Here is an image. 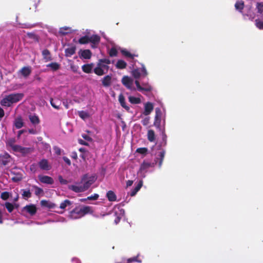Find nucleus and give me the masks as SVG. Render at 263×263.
Returning a JSON list of instances; mask_svg holds the SVG:
<instances>
[{"label": "nucleus", "instance_id": "1", "mask_svg": "<svg viewBox=\"0 0 263 263\" xmlns=\"http://www.w3.org/2000/svg\"><path fill=\"white\" fill-rule=\"evenodd\" d=\"M93 211L92 208L89 206L84 205L77 206L69 213V217L71 219H79L87 214H92Z\"/></svg>", "mask_w": 263, "mask_h": 263}, {"label": "nucleus", "instance_id": "2", "mask_svg": "<svg viewBox=\"0 0 263 263\" xmlns=\"http://www.w3.org/2000/svg\"><path fill=\"white\" fill-rule=\"evenodd\" d=\"M22 93H14L6 96L0 102L1 105L6 107H10L13 104L21 101L24 97Z\"/></svg>", "mask_w": 263, "mask_h": 263}, {"label": "nucleus", "instance_id": "3", "mask_svg": "<svg viewBox=\"0 0 263 263\" xmlns=\"http://www.w3.org/2000/svg\"><path fill=\"white\" fill-rule=\"evenodd\" d=\"M94 181L93 177H90L88 178L87 174L83 175L81 179V183H83V185H82V187L84 191L88 190Z\"/></svg>", "mask_w": 263, "mask_h": 263}, {"label": "nucleus", "instance_id": "4", "mask_svg": "<svg viewBox=\"0 0 263 263\" xmlns=\"http://www.w3.org/2000/svg\"><path fill=\"white\" fill-rule=\"evenodd\" d=\"M123 85L127 89L130 90H136L135 87L133 86V80L130 77L124 76L121 80Z\"/></svg>", "mask_w": 263, "mask_h": 263}, {"label": "nucleus", "instance_id": "5", "mask_svg": "<svg viewBox=\"0 0 263 263\" xmlns=\"http://www.w3.org/2000/svg\"><path fill=\"white\" fill-rule=\"evenodd\" d=\"M161 115L162 113L161 109L159 108H156L155 109V116L154 125L157 128H159L160 127Z\"/></svg>", "mask_w": 263, "mask_h": 263}, {"label": "nucleus", "instance_id": "6", "mask_svg": "<svg viewBox=\"0 0 263 263\" xmlns=\"http://www.w3.org/2000/svg\"><path fill=\"white\" fill-rule=\"evenodd\" d=\"M11 159L10 155L7 153H5L0 155V163L4 166H6L11 161Z\"/></svg>", "mask_w": 263, "mask_h": 263}, {"label": "nucleus", "instance_id": "7", "mask_svg": "<svg viewBox=\"0 0 263 263\" xmlns=\"http://www.w3.org/2000/svg\"><path fill=\"white\" fill-rule=\"evenodd\" d=\"M38 164L40 168L42 170L49 171L51 168V166L46 159H42L39 162Z\"/></svg>", "mask_w": 263, "mask_h": 263}, {"label": "nucleus", "instance_id": "8", "mask_svg": "<svg viewBox=\"0 0 263 263\" xmlns=\"http://www.w3.org/2000/svg\"><path fill=\"white\" fill-rule=\"evenodd\" d=\"M23 211H25L28 213L30 215H34L37 211L36 207L34 204L27 205L23 209Z\"/></svg>", "mask_w": 263, "mask_h": 263}, {"label": "nucleus", "instance_id": "9", "mask_svg": "<svg viewBox=\"0 0 263 263\" xmlns=\"http://www.w3.org/2000/svg\"><path fill=\"white\" fill-rule=\"evenodd\" d=\"M154 109L153 104L151 102H148L144 104V110L143 114L145 116L149 115Z\"/></svg>", "mask_w": 263, "mask_h": 263}, {"label": "nucleus", "instance_id": "10", "mask_svg": "<svg viewBox=\"0 0 263 263\" xmlns=\"http://www.w3.org/2000/svg\"><path fill=\"white\" fill-rule=\"evenodd\" d=\"M39 179L40 182L43 183L48 184H52L54 183V180L52 178L48 176H39Z\"/></svg>", "mask_w": 263, "mask_h": 263}, {"label": "nucleus", "instance_id": "11", "mask_svg": "<svg viewBox=\"0 0 263 263\" xmlns=\"http://www.w3.org/2000/svg\"><path fill=\"white\" fill-rule=\"evenodd\" d=\"M102 84L104 87H108L110 86L112 83L111 75H107L101 80Z\"/></svg>", "mask_w": 263, "mask_h": 263}, {"label": "nucleus", "instance_id": "12", "mask_svg": "<svg viewBox=\"0 0 263 263\" xmlns=\"http://www.w3.org/2000/svg\"><path fill=\"white\" fill-rule=\"evenodd\" d=\"M114 213L115 216H116V217L115 219V222L116 224H117L120 222V221L122 218V216H123V214L124 213V210L123 209H119L118 208V211H117L116 209H115L114 210Z\"/></svg>", "mask_w": 263, "mask_h": 263}, {"label": "nucleus", "instance_id": "13", "mask_svg": "<svg viewBox=\"0 0 263 263\" xmlns=\"http://www.w3.org/2000/svg\"><path fill=\"white\" fill-rule=\"evenodd\" d=\"M80 57L84 59H90L92 55V53L89 49H85L80 51Z\"/></svg>", "mask_w": 263, "mask_h": 263}, {"label": "nucleus", "instance_id": "14", "mask_svg": "<svg viewBox=\"0 0 263 263\" xmlns=\"http://www.w3.org/2000/svg\"><path fill=\"white\" fill-rule=\"evenodd\" d=\"M76 47L75 46H71L65 50V55L66 57H71L76 53Z\"/></svg>", "mask_w": 263, "mask_h": 263}, {"label": "nucleus", "instance_id": "15", "mask_svg": "<svg viewBox=\"0 0 263 263\" xmlns=\"http://www.w3.org/2000/svg\"><path fill=\"white\" fill-rule=\"evenodd\" d=\"M135 84L137 86L138 90L140 91H145L149 92L152 91V87H149L147 86L146 87H142V86H141L140 82L138 80L135 81Z\"/></svg>", "mask_w": 263, "mask_h": 263}, {"label": "nucleus", "instance_id": "16", "mask_svg": "<svg viewBox=\"0 0 263 263\" xmlns=\"http://www.w3.org/2000/svg\"><path fill=\"white\" fill-rule=\"evenodd\" d=\"M119 101L123 108H124L127 111H129L130 107L126 105L125 98L122 93L120 94L119 96Z\"/></svg>", "mask_w": 263, "mask_h": 263}, {"label": "nucleus", "instance_id": "17", "mask_svg": "<svg viewBox=\"0 0 263 263\" xmlns=\"http://www.w3.org/2000/svg\"><path fill=\"white\" fill-rule=\"evenodd\" d=\"M41 205L42 206L46 207L49 209H53L57 206L56 204L54 203H52L50 201L46 200H42L41 201Z\"/></svg>", "mask_w": 263, "mask_h": 263}, {"label": "nucleus", "instance_id": "18", "mask_svg": "<svg viewBox=\"0 0 263 263\" xmlns=\"http://www.w3.org/2000/svg\"><path fill=\"white\" fill-rule=\"evenodd\" d=\"M20 72L23 77L26 78L31 74V67L29 66L23 67L20 70Z\"/></svg>", "mask_w": 263, "mask_h": 263}, {"label": "nucleus", "instance_id": "19", "mask_svg": "<svg viewBox=\"0 0 263 263\" xmlns=\"http://www.w3.org/2000/svg\"><path fill=\"white\" fill-rule=\"evenodd\" d=\"M14 125L17 129H20L24 126V123L21 117H18L15 119Z\"/></svg>", "mask_w": 263, "mask_h": 263}, {"label": "nucleus", "instance_id": "20", "mask_svg": "<svg viewBox=\"0 0 263 263\" xmlns=\"http://www.w3.org/2000/svg\"><path fill=\"white\" fill-rule=\"evenodd\" d=\"M69 190H71L75 193H81L84 192L82 185H69L68 186Z\"/></svg>", "mask_w": 263, "mask_h": 263}, {"label": "nucleus", "instance_id": "21", "mask_svg": "<svg viewBox=\"0 0 263 263\" xmlns=\"http://www.w3.org/2000/svg\"><path fill=\"white\" fill-rule=\"evenodd\" d=\"M29 119L31 123L34 126L39 124L40 123V120L39 117L35 115H29Z\"/></svg>", "mask_w": 263, "mask_h": 263}, {"label": "nucleus", "instance_id": "22", "mask_svg": "<svg viewBox=\"0 0 263 263\" xmlns=\"http://www.w3.org/2000/svg\"><path fill=\"white\" fill-rule=\"evenodd\" d=\"M89 39L90 40L89 42L94 45H98L100 41V37L97 34L89 36Z\"/></svg>", "mask_w": 263, "mask_h": 263}, {"label": "nucleus", "instance_id": "23", "mask_svg": "<svg viewBox=\"0 0 263 263\" xmlns=\"http://www.w3.org/2000/svg\"><path fill=\"white\" fill-rule=\"evenodd\" d=\"M51 105L56 109H59L61 106V102L59 100H54L53 98L50 99Z\"/></svg>", "mask_w": 263, "mask_h": 263}, {"label": "nucleus", "instance_id": "24", "mask_svg": "<svg viewBox=\"0 0 263 263\" xmlns=\"http://www.w3.org/2000/svg\"><path fill=\"white\" fill-rule=\"evenodd\" d=\"M106 197L109 201H115L117 200L116 195L112 191H109L107 192Z\"/></svg>", "mask_w": 263, "mask_h": 263}, {"label": "nucleus", "instance_id": "25", "mask_svg": "<svg viewBox=\"0 0 263 263\" xmlns=\"http://www.w3.org/2000/svg\"><path fill=\"white\" fill-rule=\"evenodd\" d=\"M147 139L149 141L152 142L156 140V136L155 132L153 129H149L147 132Z\"/></svg>", "mask_w": 263, "mask_h": 263}, {"label": "nucleus", "instance_id": "26", "mask_svg": "<svg viewBox=\"0 0 263 263\" xmlns=\"http://www.w3.org/2000/svg\"><path fill=\"white\" fill-rule=\"evenodd\" d=\"M142 186V181H140L138 184L130 192V195L131 196H134L140 190Z\"/></svg>", "mask_w": 263, "mask_h": 263}, {"label": "nucleus", "instance_id": "27", "mask_svg": "<svg viewBox=\"0 0 263 263\" xmlns=\"http://www.w3.org/2000/svg\"><path fill=\"white\" fill-rule=\"evenodd\" d=\"M116 66L118 69H123L126 67L127 63L122 60H119L116 64Z\"/></svg>", "mask_w": 263, "mask_h": 263}, {"label": "nucleus", "instance_id": "28", "mask_svg": "<svg viewBox=\"0 0 263 263\" xmlns=\"http://www.w3.org/2000/svg\"><path fill=\"white\" fill-rule=\"evenodd\" d=\"M82 69L84 72L86 73H90L92 71V64H85L82 66Z\"/></svg>", "mask_w": 263, "mask_h": 263}, {"label": "nucleus", "instance_id": "29", "mask_svg": "<svg viewBox=\"0 0 263 263\" xmlns=\"http://www.w3.org/2000/svg\"><path fill=\"white\" fill-rule=\"evenodd\" d=\"M121 52L124 56L129 58L132 59H134L135 57H138V54H132L125 49L121 50Z\"/></svg>", "mask_w": 263, "mask_h": 263}, {"label": "nucleus", "instance_id": "30", "mask_svg": "<svg viewBox=\"0 0 263 263\" xmlns=\"http://www.w3.org/2000/svg\"><path fill=\"white\" fill-rule=\"evenodd\" d=\"M72 203V201H70L69 200L66 199L60 204V208L62 210H64L67 206L71 205Z\"/></svg>", "mask_w": 263, "mask_h": 263}, {"label": "nucleus", "instance_id": "31", "mask_svg": "<svg viewBox=\"0 0 263 263\" xmlns=\"http://www.w3.org/2000/svg\"><path fill=\"white\" fill-rule=\"evenodd\" d=\"M93 71L95 74L99 76H103L105 73L103 69H102V67H100V65L98 66V65H97V67L94 69Z\"/></svg>", "mask_w": 263, "mask_h": 263}, {"label": "nucleus", "instance_id": "32", "mask_svg": "<svg viewBox=\"0 0 263 263\" xmlns=\"http://www.w3.org/2000/svg\"><path fill=\"white\" fill-rule=\"evenodd\" d=\"M42 55L44 59H46L47 61H51L52 60L50 51L48 49H44L42 51Z\"/></svg>", "mask_w": 263, "mask_h": 263}, {"label": "nucleus", "instance_id": "33", "mask_svg": "<svg viewBox=\"0 0 263 263\" xmlns=\"http://www.w3.org/2000/svg\"><path fill=\"white\" fill-rule=\"evenodd\" d=\"M128 100L130 103L133 104H138L141 102V99L139 98L133 96H129L128 97Z\"/></svg>", "mask_w": 263, "mask_h": 263}, {"label": "nucleus", "instance_id": "34", "mask_svg": "<svg viewBox=\"0 0 263 263\" xmlns=\"http://www.w3.org/2000/svg\"><path fill=\"white\" fill-rule=\"evenodd\" d=\"M236 9L241 11L244 8V2L242 1H237L235 4Z\"/></svg>", "mask_w": 263, "mask_h": 263}, {"label": "nucleus", "instance_id": "35", "mask_svg": "<svg viewBox=\"0 0 263 263\" xmlns=\"http://www.w3.org/2000/svg\"><path fill=\"white\" fill-rule=\"evenodd\" d=\"M89 41V36L88 35H85L79 39V43L80 44H86L88 43Z\"/></svg>", "mask_w": 263, "mask_h": 263}, {"label": "nucleus", "instance_id": "36", "mask_svg": "<svg viewBox=\"0 0 263 263\" xmlns=\"http://www.w3.org/2000/svg\"><path fill=\"white\" fill-rule=\"evenodd\" d=\"M151 166H152V164L151 163L143 161V162L141 164L140 166V170L141 171H144Z\"/></svg>", "mask_w": 263, "mask_h": 263}, {"label": "nucleus", "instance_id": "37", "mask_svg": "<svg viewBox=\"0 0 263 263\" xmlns=\"http://www.w3.org/2000/svg\"><path fill=\"white\" fill-rule=\"evenodd\" d=\"M47 67H50L53 70L56 71L59 69L60 65L56 62H52L48 64Z\"/></svg>", "mask_w": 263, "mask_h": 263}, {"label": "nucleus", "instance_id": "38", "mask_svg": "<svg viewBox=\"0 0 263 263\" xmlns=\"http://www.w3.org/2000/svg\"><path fill=\"white\" fill-rule=\"evenodd\" d=\"M133 76L135 79H139L141 76V71L139 69H135L132 72Z\"/></svg>", "mask_w": 263, "mask_h": 263}, {"label": "nucleus", "instance_id": "39", "mask_svg": "<svg viewBox=\"0 0 263 263\" xmlns=\"http://www.w3.org/2000/svg\"><path fill=\"white\" fill-rule=\"evenodd\" d=\"M78 115H79V117L83 120H84L86 118H88L89 117L88 113L86 111H83V110L79 111L78 112Z\"/></svg>", "mask_w": 263, "mask_h": 263}, {"label": "nucleus", "instance_id": "40", "mask_svg": "<svg viewBox=\"0 0 263 263\" xmlns=\"http://www.w3.org/2000/svg\"><path fill=\"white\" fill-rule=\"evenodd\" d=\"M22 196L24 198H29L31 197V193L29 190H23Z\"/></svg>", "mask_w": 263, "mask_h": 263}, {"label": "nucleus", "instance_id": "41", "mask_svg": "<svg viewBox=\"0 0 263 263\" xmlns=\"http://www.w3.org/2000/svg\"><path fill=\"white\" fill-rule=\"evenodd\" d=\"M5 205L9 213H11L14 209L13 204L8 202H6Z\"/></svg>", "mask_w": 263, "mask_h": 263}, {"label": "nucleus", "instance_id": "42", "mask_svg": "<svg viewBox=\"0 0 263 263\" xmlns=\"http://www.w3.org/2000/svg\"><path fill=\"white\" fill-rule=\"evenodd\" d=\"M164 155H165V151H161L160 153V154H159V167H161V165L162 164V163H163V159H164Z\"/></svg>", "mask_w": 263, "mask_h": 263}, {"label": "nucleus", "instance_id": "43", "mask_svg": "<svg viewBox=\"0 0 263 263\" xmlns=\"http://www.w3.org/2000/svg\"><path fill=\"white\" fill-rule=\"evenodd\" d=\"M256 8L257 9V12L260 14L263 13V3H257L256 5Z\"/></svg>", "mask_w": 263, "mask_h": 263}, {"label": "nucleus", "instance_id": "44", "mask_svg": "<svg viewBox=\"0 0 263 263\" xmlns=\"http://www.w3.org/2000/svg\"><path fill=\"white\" fill-rule=\"evenodd\" d=\"M32 187L35 189V194L36 196H39L40 194L43 193V189L36 185H33Z\"/></svg>", "mask_w": 263, "mask_h": 263}, {"label": "nucleus", "instance_id": "45", "mask_svg": "<svg viewBox=\"0 0 263 263\" xmlns=\"http://www.w3.org/2000/svg\"><path fill=\"white\" fill-rule=\"evenodd\" d=\"M12 149L15 152H22L24 149L22 146L18 145H13L11 144Z\"/></svg>", "mask_w": 263, "mask_h": 263}, {"label": "nucleus", "instance_id": "46", "mask_svg": "<svg viewBox=\"0 0 263 263\" xmlns=\"http://www.w3.org/2000/svg\"><path fill=\"white\" fill-rule=\"evenodd\" d=\"M138 257H134L127 259V263H141V261L137 259Z\"/></svg>", "mask_w": 263, "mask_h": 263}, {"label": "nucleus", "instance_id": "47", "mask_svg": "<svg viewBox=\"0 0 263 263\" xmlns=\"http://www.w3.org/2000/svg\"><path fill=\"white\" fill-rule=\"evenodd\" d=\"M255 25L259 29H263V21L256 19L255 20Z\"/></svg>", "mask_w": 263, "mask_h": 263}, {"label": "nucleus", "instance_id": "48", "mask_svg": "<svg viewBox=\"0 0 263 263\" xmlns=\"http://www.w3.org/2000/svg\"><path fill=\"white\" fill-rule=\"evenodd\" d=\"M118 53V51L117 49L115 47H112L109 52V54L110 57H114L117 56Z\"/></svg>", "mask_w": 263, "mask_h": 263}, {"label": "nucleus", "instance_id": "49", "mask_svg": "<svg viewBox=\"0 0 263 263\" xmlns=\"http://www.w3.org/2000/svg\"><path fill=\"white\" fill-rule=\"evenodd\" d=\"M10 197V193L8 192H4L1 195V198L4 200H7Z\"/></svg>", "mask_w": 263, "mask_h": 263}, {"label": "nucleus", "instance_id": "50", "mask_svg": "<svg viewBox=\"0 0 263 263\" xmlns=\"http://www.w3.org/2000/svg\"><path fill=\"white\" fill-rule=\"evenodd\" d=\"M148 151V149L146 147L138 148L136 150V152L141 154H146Z\"/></svg>", "mask_w": 263, "mask_h": 263}, {"label": "nucleus", "instance_id": "51", "mask_svg": "<svg viewBox=\"0 0 263 263\" xmlns=\"http://www.w3.org/2000/svg\"><path fill=\"white\" fill-rule=\"evenodd\" d=\"M99 195L97 194H94L93 195H91L90 196L87 197V199L86 200H96L99 198ZM84 200H85V199H84Z\"/></svg>", "mask_w": 263, "mask_h": 263}, {"label": "nucleus", "instance_id": "52", "mask_svg": "<svg viewBox=\"0 0 263 263\" xmlns=\"http://www.w3.org/2000/svg\"><path fill=\"white\" fill-rule=\"evenodd\" d=\"M140 71L141 72V74L143 77L147 76L148 73H147V70L146 69V68L145 67L144 65H142V68H141V70H140Z\"/></svg>", "mask_w": 263, "mask_h": 263}, {"label": "nucleus", "instance_id": "53", "mask_svg": "<svg viewBox=\"0 0 263 263\" xmlns=\"http://www.w3.org/2000/svg\"><path fill=\"white\" fill-rule=\"evenodd\" d=\"M149 120H150V117H146L144 119H143L141 121V123L144 126H146L149 123Z\"/></svg>", "mask_w": 263, "mask_h": 263}, {"label": "nucleus", "instance_id": "54", "mask_svg": "<svg viewBox=\"0 0 263 263\" xmlns=\"http://www.w3.org/2000/svg\"><path fill=\"white\" fill-rule=\"evenodd\" d=\"M97 65L98 66L100 65V67H102V69H106V72H107L109 69V66L107 65V64H104L103 63L98 62Z\"/></svg>", "mask_w": 263, "mask_h": 263}, {"label": "nucleus", "instance_id": "55", "mask_svg": "<svg viewBox=\"0 0 263 263\" xmlns=\"http://www.w3.org/2000/svg\"><path fill=\"white\" fill-rule=\"evenodd\" d=\"M59 181L62 184H67L68 183V181L66 179L63 178L62 176H59L58 177Z\"/></svg>", "mask_w": 263, "mask_h": 263}, {"label": "nucleus", "instance_id": "56", "mask_svg": "<svg viewBox=\"0 0 263 263\" xmlns=\"http://www.w3.org/2000/svg\"><path fill=\"white\" fill-rule=\"evenodd\" d=\"M98 62L103 63L104 64L108 65L110 63V61L109 59H99Z\"/></svg>", "mask_w": 263, "mask_h": 263}, {"label": "nucleus", "instance_id": "57", "mask_svg": "<svg viewBox=\"0 0 263 263\" xmlns=\"http://www.w3.org/2000/svg\"><path fill=\"white\" fill-rule=\"evenodd\" d=\"M53 149L57 155H60L61 154V149L60 147L58 146H54Z\"/></svg>", "mask_w": 263, "mask_h": 263}, {"label": "nucleus", "instance_id": "58", "mask_svg": "<svg viewBox=\"0 0 263 263\" xmlns=\"http://www.w3.org/2000/svg\"><path fill=\"white\" fill-rule=\"evenodd\" d=\"M22 179V177L20 175H18V176H16L13 177L12 178V180L14 182H18V181H21Z\"/></svg>", "mask_w": 263, "mask_h": 263}, {"label": "nucleus", "instance_id": "59", "mask_svg": "<svg viewBox=\"0 0 263 263\" xmlns=\"http://www.w3.org/2000/svg\"><path fill=\"white\" fill-rule=\"evenodd\" d=\"M166 139H167V136L165 134V132H163L162 134V139L164 142V145H165L166 144Z\"/></svg>", "mask_w": 263, "mask_h": 263}, {"label": "nucleus", "instance_id": "60", "mask_svg": "<svg viewBox=\"0 0 263 263\" xmlns=\"http://www.w3.org/2000/svg\"><path fill=\"white\" fill-rule=\"evenodd\" d=\"M82 137H83V139H84L85 140H86L87 141L91 142L92 141V139L90 136H89L87 135L83 134L82 135Z\"/></svg>", "mask_w": 263, "mask_h": 263}, {"label": "nucleus", "instance_id": "61", "mask_svg": "<svg viewBox=\"0 0 263 263\" xmlns=\"http://www.w3.org/2000/svg\"><path fill=\"white\" fill-rule=\"evenodd\" d=\"M63 159L67 164H68V165H71V161L67 157H63Z\"/></svg>", "mask_w": 263, "mask_h": 263}, {"label": "nucleus", "instance_id": "62", "mask_svg": "<svg viewBox=\"0 0 263 263\" xmlns=\"http://www.w3.org/2000/svg\"><path fill=\"white\" fill-rule=\"evenodd\" d=\"M78 142L81 145H86V146H88L89 145L87 142L84 141L82 139H79Z\"/></svg>", "mask_w": 263, "mask_h": 263}, {"label": "nucleus", "instance_id": "63", "mask_svg": "<svg viewBox=\"0 0 263 263\" xmlns=\"http://www.w3.org/2000/svg\"><path fill=\"white\" fill-rule=\"evenodd\" d=\"M28 35L29 37L35 39L37 40L38 39L37 36L33 33H28Z\"/></svg>", "mask_w": 263, "mask_h": 263}, {"label": "nucleus", "instance_id": "64", "mask_svg": "<svg viewBox=\"0 0 263 263\" xmlns=\"http://www.w3.org/2000/svg\"><path fill=\"white\" fill-rule=\"evenodd\" d=\"M5 115L4 109L0 107V119L2 118Z\"/></svg>", "mask_w": 263, "mask_h": 263}]
</instances>
